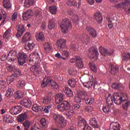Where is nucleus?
I'll return each mask as SVG.
<instances>
[{"mask_svg":"<svg viewBox=\"0 0 130 130\" xmlns=\"http://www.w3.org/2000/svg\"><path fill=\"white\" fill-rule=\"evenodd\" d=\"M78 124L79 125L82 126L84 123H86V120L84 119L82 116H79L78 117Z\"/></svg>","mask_w":130,"mask_h":130,"instance_id":"3c124183","label":"nucleus"},{"mask_svg":"<svg viewBox=\"0 0 130 130\" xmlns=\"http://www.w3.org/2000/svg\"><path fill=\"white\" fill-rule=\"evenodd\" d=\"M48 27L51 29L54 28V27H55V20L54 19H52L49 21Z\"/></svg>","mask_w":130,"mask_h":130,"instance_id":"a19ab883","label":"nucleus"},{"mask_svg":"<svg viewBox=\"0 0 130 130\" xmlns=\"http://www.w3.org/2000/svg\"><path fill=\"white\" fill-rule=\"evenodd\" d=\"M41 62L40 56L38 53H31L29 55V59L27 61L28 66H32L34 63L39 64Z\"/></svg>","mask_w":130,"mask_h":130,"instance_id":"7ed1b4c3","label":"nucleus"},{"mask_svg":"<svg viewBox=\"0 0 130 130\" xmlns=\"http://www.w3.org/2000/svg\"><path fill=\"white\" fill-rule=\"evenodd\" d=\"M17 56V52L15 51H10L7 56V60L9 62H12V61H15V58Z\"/></svg>","mask_w":130,"mask_h":130,"instance_id":"f8f14e48","label":"nucleus"},{"mask_svg":"<svg viewBox=\"0 0 130 130\" xmlns=\"http://www.w3.org/2000/svg\"><path fill=\"white\" fill-rule=\"evenodd\" d=\"M63 91L67 96V97H73V91L70 88L65 87Z\"/></svg>","mask_w":130,"mask_h":130,"instance_id":"72a5a7b5","label":"nucleus"},{"mask_svg":"<svg viewBox=\"0 0 130 130\" xmlns=\"http://www.w3.org/2000/svg\"><path fill=\"white\" fill-rule=\"evenodd\" d=\"M68 73L69 75H72L73 76H76L77 75L78 71L74 69V68H71L69 70Z\"/></svg>","mask_w":130,"mask_h":130,"instance_id":"4d7b16f0","label":"nucleus"},{"mask_svg":"<svg viewBox=\"0 0 130 130\" xmlns=\"http://www.w3.org/2000/svg\"><path fill=\"white\" fill-rule=\"evenodd\" d=\"M22 109L23 108L21 106H15L10 109V112L13 115H17L22 111Z\"/></svg>","mask_w":130,"mask_h":130,"instance_id":"9b49d317","label":"nucleus"},{"mask_svg":"<svg viewBox=\"0 0 130 130\" xmlns=\"http://www.w3.org/2000/svg\"><path fill=\"white\" fill-rule=\"evenodd\" d=\"M47 85L50 86L52 89H55V90H58L59 89L58 84L52 80V78L51 76H47L41 82V87L42 88L47 87Z\"/></svg>","mask_w":130,"mask_h":130,"instance_id":"f03ea898","label":"nucleus"},{"mask_svg":"<svg viewBox=\"0 0 130 130\" xmlns=\"http://www.w3.org/2000/svg\"><path fill=\"white\" fill-rule=\"evenodd\" d=\"M67 6L68 7H77L78 6V2H74V0H68V1L66 3Z\"/></svg>","mask_w":130,"mask_h":130,"instance_id":"de8ad7c7","label":"nucleus"},{"mask_svg":"<svg viewBox=\"0 0 130 130\" xmlns=\"http://www.w3.org/2000/svg\"><path fill=\"white\" fill-rule=\"evenodd\" d=\"M84 100L85 101V103L87 105H92L95 102V99L93 98H84Z\"/></svg>","mask_w":130,"mask_h":130,"instance_id":"473e14b6","label":"nucleus"},{"mask_svg":"<svg viewBox=\"0 0 130 130\" xmlns=\"http://www.w3.org/2000/svg\"><path fill=\"white\" fill-rule=\"evenodd\" d=\"M86 30L89 32V34L92 37H96L97 36V32L92 26H86Z\"/></svg>","mask_w":130,"mask_h":130,"instance_id":"5701e85b","label":"nucleus"},{"mask_svg":"<svg viewBox=\"0 0 130 130\" xmlns=\"http://www.w3.org/2000/svg\"><path fill=\"white\" fill-rule=\"evenodd\" d=\"M76 66L78 67V69H83L84 68V64H83V60H82V58L79 56L77 57Z\"/></svg>","mask_w":130,"mask_h":130,"instance_id":"c85d7f7f","label":"nucleus"},{"mask_svg":"<svg viewBox=\"0 0 130 130\" xmlns=\"http://www.w3.org/2000/svg\"><path fill=\"white\" fill-rule=\"evenodd\" d=\"M40 123L42 126L44 127V130L46 129V127L47 126V122L46 121V119L44 118H42L40 120Z\"/></svg>","mask_w":130,"mask_h":130,"instance_id":"8fccbe9b","label":"nucleus"},{"mask_svg":"<svg viewBox=\"0 0 130 130\" xmlns=\"http://www.w3.org/2000/svg\"><path fill=\"white\" fill-rule=\"evenodd\" d=\"M33 16V11L31 10H28L23 14L22 19L23 21H27Z\"/></svg>","mask_w":130,"mask_h":130,"instance_id":"4468645a","label":"nucleus"},{"mask_svg":"<svg viewBox=\"0 0 130 130\" xmlns=\"http://www.w3.org/2000/svg\"><path fill=\"white\" fill-rule=\"evenodd\" d=\"M12 29L11 28H8L3 35V38L4 39H10L12 36Z\"/></svg>","mask_w":130,"mask_h":130,"instance_id":"cd10ccee","label":"nucleus"},{"mask_svg":"<svg viewBox=\"0 0 130 130\" xmlns=\"http://www.w3.org/2000/svg\"><path fill=\"white\" fill-rule=\"evenodd\" d=\"M57 109L61 112H63V111H68V110L71 109V104H70V102L64 101L58 105Z\"/></svg>","mask_w":130,"mask_h":130,"instance_id":"423d86ee","label":"nucleus"},{"mask_svg":"<svg viewBox=\"0 0 130 130\" xmlns=\"http://www.w3.org/2000/svg\"><path fill=\"white\" fill-rule=\"evenodd\" d=\"M81 40L83 43H85V44H87V43H89L90 38H89V37H88V36L86 35H83L81 37Z\"/></svg>","mask_w":130,"mask_h":130,"instance_id":"ea45409f","label":"nucleus"},{"mask_svg":"<svg viewBox=\"0 0 130 130\" xmlns=\"http://www.w3.org/2000/svg\"><path fill=\"white\" fill-rule=\"evenodd\" d=\"M45 53H49L52 49V45L49 42H46L43 45Z\"/></svg>","mask_w":130,"mask_h":130,"instance_id":"dca6fc26","label":"nucleus"},{"mask_svg":"<svg viewBox=\"0 0 130 130\" xmlns=\"http://www.w3.org/2000/svg\"><path fill=\"white\" fill-rule=\"evenodd\" d=\"M49 11L52 15H55L56 14V11H57V8L55 6H50L49 8Z\"/></svg>","mask_w":130,"mask_h":130,"instance_id":"603ef678","label":"nucleus"},{"mask_svg":"<svg viewBox=\"0 0 130 130\" xmlns=\"http://www.w3.org/2000/svg\"><path fill=\"white\" fill-rule=\"evenodd\" d=\"M51 107H52V106L51 105L45 106L43 109L44 113H49V110L51 109Z\"/></svg>","mask_w":130,"mask_h":130,"instance_id":"6e6d98bb","label":"nucleus"},{"mask_svg":"<svg viewBox=\"0 0 130 130\" xmlns=\"http://www.w3.org/2000/svg\"><path fill=\"white\" fill-rule=\"evenodd\" d=\"M94 19L98 23H102V15H101V13L99 11H97L95 14L94 15Z\"/></svg>","mask_w":130,"mask_h":130,"instance_id":"393cba45","label":"nucleus"},{"mask_svg":"<svg viewBox=\"0 0 130 130\" xmlns=\"http://www.w3.org/2000/svg\"><path fill=\"white\" fill-rule=\"evenodd\" d=\"M52 98V92H48L47 96H46L43 99V103L45 104H48V103H50L51 101V99Z\"/></svg>","mask_w":130,"mask_h":130,"instance_id":"4be33fe9","label":"nucleus"},{"mask_svg":"<svg viewBox=\"0 0 130 130\" xmlns=\"http://www.w3.org/2000/svg\"><path fill=\"white\" fill-rule=\"evenodd\" d=\"M35 2L34 0H25L24 3V7L25 8H29L30 6H32L35 4Z\"/></svg>","mask_w":130,"mask_h":130,"instance_id":"58836bf2","label":"nucleus"},{"mask_svg":"<svg viewBox=\"0 0 130 130\" xmlns=\"http://www.w3.org/2000/svg\"><path fill=\"white\" fill-rule=\"evenodd\" d=\"M53 118L55 122L60 124L62 127H64V126H66V121H64V117H63V116L54 114L53 115Z\"/></svg>","mask_w":130,"mask_h":130,"instance_id":"39448f33","label":"nucleus"},{"mask_svg":"<svg viewBox=\"0 0 130 130\" xmlns=\"http://www.w3.org/2000/svg\"><path fill=\"white\" fill-rule=\"evenodd\" d=\"M64 99V94L59 93H57L55 96V101L56 104H59L60 102L63 101Z\"/></svg>","mask_w":130,"mask_h":130,"instance_id":"a211bd4d","label":"nucleus"},{"mask_svg":"<svg viewBox=\"0 0 130 130\" xmlns=\"http://www.w3.org/2000/svg\"><path fill=\"white\" fill-rule=\"evenodd\" d=\"M30 70L31 72L34 74H38L39 73L38 69L35 66H32L31 67H30Z\"/></svg>","mask_w":130,"mask_h":130,"instance_id":"052dcab7","label":"nucleus"},{"mask_svg":"<svg viewBox=\"0 0 130 130\" xmlns=\"http://www.w3.org/2000/svg\"><path fill=\"white\" fill-rule=\"evenodd\" d=\"M18 19V13L15 12L11 17V20L13 22H15Z\"/></svg>","mask_w":130,"mask_h":130,"instance_id":"680f3d73","label":"nucleus"},{"mask_svg":"<svg viewBox=\"0 0 130 130\" xmlns=\"http://www.w3.org/2000/svg\"><path fill=\"white\" fill-rule=\"evenodd\" d=\"M130 5V1L128 0H124V2L118 4L116 5V8H122V9H125V6H128Z\"/></svg>","mask_w":130,"mask_h":130,"instance_id":"a878e982","label":"nucleus"},{"mask_svg":"<svg viewBox=\"0 0 130 130\" xmlns=\"http://www.w3.org/2000/svg\"><path fill=\"white\" fill-rule=\"evenodd\" d=\"M34 46H35V44H34V43H28V44L25 45L24 48L26 50H33Z\"/></svg>","mask_w":130,"mask_h":130,"instance_id":"79ce46f5","label":"nucleus"},{"mask_svg":"<svg viewBox=\"0 0 130 130\" xmlns=\"http://www.w3.org/2000/svg\"><path fill=\"white\" fill-rule=\"evenodd\" d=\"M25 85H26V82H25V80L21 78H18L17 79V83L16 84V86L18 89H21V88H24L25 87Z\"/></svg>","mask_w":130,"mask_h":130,"instance_id":"b1692460","label":"nucleus"},{"mask_svg":"<svg viewBox=\"0 0 130 130\" xmlns=\"http://www.w3.org/2000/svg\"><path fill=\"white\" fill-rule=\"evenodd\" d=\"M14 72H16V73H14L16 74L17 75V77H19V76H21L22 74V73L21 72V70L17 68L16 66L14 67Z\"/></svg>","mask_w":130,"mask_h":130,"instance_id":"13d9d810","label":"nucleus"},{"mask_svg":"<svg viewBox=\"0 0 130 130\" xmlns=\"http://www.w3.org/2000/svg\"><path fill=\"white\" fill-rule=\"evenodd\" d=\"M88 51L90 52V58H95V59H97L98 55H99L97 48L92 47L89 49Z\"/></svg>","mask_w":130,"mask_h":130,"instance_id":"1a4fd4ad","label":"nucleus"},{"mask_svg":"<svg viewBox=\"0 0 130 130\" xmlns=\"http://www.w3.org/2000/svg\"><path fill=\"white\" fill-rule=\"evenodd\" d=\"M115 95H118L117 94H115L113 95L111 94H108L107 97H106V100L107 102V106L110 107L112 105L113 101H114V96Z\"/></svg>","mask_w":130,"mask_h":130,"instance_id":"2eb2a0df","label":"nucleus"},{"mask_svg":"<svg viewBox=\"0 0 130 130\" xmlns=\"http://www.w3.org/2000/svg\"><path fill=\"white\" fill-rule=\"evenodd\" d=\"M72 27H73V25L72 23H71L70 20L68 19H63L61 23L60 24V28L62 33H64V34H67L68 31H69L70 29H72Z\"/></svg>","mask_w":130,"mask_h":130,"instance_id":"20e7f679","label":"nucleus"},{"mask_svg":"<svg viewBox=\"0 0 130 130\" xmlns=\"http://www.w3.org/2000/svg\"><path fill=\"white\" fill-rule=\"evenodd\" d=\"M6 120L7 122H12V116H7Z\"/></svg>","mask_w":130,"mask_h":130,"instance_id":"774afa93","label":"nucleus"},{"mask_svg":"<svg viewBox=\"0 0 130 130\" xmlns=\"http://www.w3.org/2000/svg\"><path fill=\"white\" fill-rule=\"evenodd\" d=\"M28 56L24 53H20L18 57V61L20 66H23L26 62V58Z\"/></svg>","mask_w":130,"mask_h":130,"instance_id":"6e6552de","label":"nucleus"},{"mask_svg":"<svg viewBox=\"0 0 130 130\" xmlns=\"http://www.w3.org/2000/svg\"><path fill=\"white\" fill-rule=\"evenodd\" d=\"M85 111H86V112H91V111H92V110H93V109H92V107L90 106H86L85 108Z\"/></svg>","mask_w":130,"mask_h":130,"instance_id":"69168bd1","label":"nucleus"},{"mask_svg":"<svg viewBox=\"0 0 130 130\" xmlns=\"http://www.w3.org/2000/svg\"><path fill=\"white\" fill-rule=\"evenodd\" d=\"M99 51H100V53L104 56H105L106 55H111L113 54V50H110V51H108L107 49H106L102 47H100Z\"/></svg>","mask_w":130,"mask_h":130,"instance_id":"ddd939ff","label":"nucleus"},{"mask_svg":"<svg viewBox=\"0 0 130 130\" xmlns=\"http://www.w3.org/2000/svg\"><path fill=\"white\" fill-rule=\"evenodd\" d=\"M16 78H18V75L16 73H14L7 78V81H9V84L13 83Z\"/></svg>","mask_w":130,"mask_h":130,"instance_id":"e433bc0d","label":"nucleus"},{"mask_svg":"<svg viewBox=\"0 0 130 130\" xmlns=\"http://www.w3.org/2000/svg\"><path fill=\"white\" fill-rule=\"evenodd\" d=\"M80 107H81V106L79 104H75L73 105V108L75 109V110H78V109H80Z\"/></svg>","mask_w":130,"mask_h":130,"instance_id":"0e129e2a","label":"nucleus"},{"mask_svg":"<svg viewBox=\"0 0 130 130\" xmlns=\"http://www.w3.org/2000/svg\"><path fill=\"white\" fill-rule=\"evenodd\" d=\"M94 83L93 81H88L83 83V86L86 88H91L93 86Z\"/></svg>","mask_w":130,"mask_h":130,"instance_id":"864d4df0","label":"nucleus"},{"mask_svg":"<svg viewBox=\"0 0 130 130\" xmlns=\"http://www.w3.org/2000/svg\"><path fill=\"white\" fill-rule=\"evenodd\" d=\"M110 107L108 106L107 107H104L103 108V111H104V112H105V113H106V112H109V110H110Z\"/></svg>","mask_w":130,"mask_h":130,"instance_id":"338daca9","label":"nucleus"},{"mask_svg":"<svg viewBox=\"0 0 130 130\" xmlns=\"http://www.w3.org/2000/svg\"><path fill=\"white\" fill-rule=\"evenodd\" d=\"M31 109L35 112H39V111H41L43 109V108L37 104H35L33 105Z\"/></svg>","mask_w":130,"mask_h":130,"instance_id":"7c9ffc66","label":"nucleus"},{"mask_svg":"<svg viewBox=\"0 0 130 130\" xmlns=\"http://www.w3.org/2000/svg\"><path fill=\"white\" fill-rule=\"evenodd\" d=\"M27 118H28V115H27V113L24 112L18 116L17 121L18 122H23L24 120H26Z\"/></svg>","mask_w":130,"mask_h":130,"instance_id":"412c9836","label":"nucleus"},{"mask_svg":"<svg viewBox=\"0 0 130 130\" xmlns=\"http://www.w3.org/2000/svg\"><path fill=\"white\" fill-rule=\"evenodd\" d=\"M68 84L71 88H75L77 85V80L75 78H72L68 81Z\"/></svg>","mask_w":130,"mask_h":130,"instance_id":"c9c22d12","label":"nucleus"},{"mask_svg":"<svg viewBox=\"0 0 130 130\" xmlns=\"http://www.w3.org/2000/svg\"><path fill=\"white\" fill-rule=\"evenodd\" d=\"M3 6L6 9H11L12 7L10 0H3Z\"/></svg>","mask_w":130,"mask_h":130,"instance_id":"49530a36","label":"nucleus"},{"mask_svg":"<svg viewBox=\"0 0 130 130\" xmlns=\"http://www.w3.org/2000/svg\"><path fill=\"white\" fill-rule=\"evenodd\" d=\"M89 68L93 73H96L97 72V67L94 64H91V63H89Z\"/></svg>","mask_w":130,"mask_h":130,"instance_id":"5fc2aeb1","label":"nucleus"},{"mask_svg":"<svg viewBox=\"0 0 130 130\" xmlns=\"http://www.w3.org/2000/svg\"><path fill=\"white\" fill-rule=\"evenodd\" d=\"M14 94V88L12 87V86H9L8 87V90L7 91L6 94L5 96L7 97V98L10 99V97H12Z\"/></svg>","mask_w":130,"mask_h":130,"instance_id":"c756f323","label":"nucleus"},{"mask_svg":"<svg viewBox=\"0 0 130 130\" xmlns=\"http://www.w3.org/2000/svg\"><path fill=\"white\" fill-rule=\"evenodd\" d=\"M82 125H84L83 130H90L91 127L87 124L86 122L85 123L82 124Z\"/></svg>","mask_w":130,"mask_h":130,"instance_id":"e2e57ef3","label":"nucleus"},{"mask_svg":"<svg viewBox=\"0 0 130 130\" xmlns=\"http://www.w3.org/2000/svg\"><path fill=\"white\" fill-rule=\"evenodd\" d=\"M20 104L26 108H29V107H31V106L32 105V102L30 100L25 99L22 100L21 101Z\"/></svg>","mask_w":130,"mask_h":130,"instance_id":"f3484780","label":"nucleus"},{"mask_svg":"<svg viewBox=\"0 0 130 130\" xmlns=\"http://www.w3.org/2000/svg\"><path fill=\"white\" fill-rule=\"evenodd\" d=\"M16 29L17 31L16 36L17 37H21V36L23 35V34L26 31L25 27H24V25L23 24H19L16 26Z\"/></svg>","mask_w":130,"mask_h":130,"instance_id":"9d476101","label":"nucleus"},{"mask_svg":"<svg viewBox=\"0 0 130 130\" xmlns=\"http://www.w3.org/2000/svg\"><path fill=\"white\" fill-rule=\"evenodd\" d=\"M31 124V122L28 120L25 121L23 123L22 125L24 126V128L23 130H29L30 129V125Z\"/></svg>","mask_w":130,"mask_h":130,"instance_id":"37998d69","label":"nucleus"},{"mask_svg":"<svg viewBox=\"0 0 130 130\" xmlns=\"http://www.w3.org/2000/svg\"><path fill=\"white\" fill-rule=\"evenodd\" d=\"M67 41L63 39H59L56 42L57 48L59 51H62L63 48H66Z\"/></svg>","mask_w":130,"mask_h":130,"instance_id":"0eeeda50","label":"nucleus"},{"mask_svg":"<svg viewBox=\"0 0 130 130\" xmlns=\"http://www.w3.org/2000/svg\"><path fill=\"white\" fill-rule=\"evenodd\" d=\"M75 114V112L74 111V110L71 109L68 111H67L65 115H66L67 117L68 118H71L73 117V115Z\"/></svg>","mask_w":130,"mask_h":130,"instance_id":"09e8293b","label":"nucleus"},{"mask_svg":"<svg viewBox=\"0 0 130 130\" xmlns=\"http://www.w3.org/2000/svg\"><path fill=\"white\" fill-rule=\"evenodd\" d=\"M31 39V34L30 32H26L25 34L22 37V42L26 43L27 41H30Z\"/></svg>","mask_w":130,"mask_h":130,"instance_id":"bb28decb","label":"nucleus"},{"mask_svg":"<svg viewBox=\"0 0 130 130\" xmlns=\"http://www.w3.org/2000/svg\"><path fill=\"white\" fill-rule=\"evenodd\" d=\"M78 96L79 98H81L83 96H84V98H86L88 96V94L85 91H80L78 92Z\"/></svg>","mask_w":130,"mask_h":130,"instance_id":"bf43d9fd","label":"nucleus"},{"mask_svg":"<svg viewBox=\"0 0 130 130\" xmlns=\"http://www.w3.org/2000/svg\"><path fill=\"white\" fill-rule=\"evenodd\" d=\"M112 88H113V89H117L122 91V90H123V85L121 83L116 84L114 83L112 84Z\"/></svg>","mask_w":130,"mask_h":130,"instance_id":"f704fd0d","label":"nucleus"},{"mask_svg":"<svg viewBox=\"0 0 130 130\" xmlns=\"http://www.w3.org/2000/svg\"><path fill=\"white\" fill-rule=\"evenodd\" d=\"M118 67L114 65L111 66V71L110 73L112 75H115L118 73Z\"/></svg>","mask_w":130,"mask_h":130,"instance_id":"4c0bfd02","label":"nucleus"},{"mask_svg":"<svg viewBox=\"0 0 130 130\" xmlns=\"http://www.w3.org/2000/svg\"><path fill=\"white\" fill-rule=\"evenodd\" d=\"M109 130H120V124L117 122L111 123Z\"/></svg>","mask_w":130,"mask_h":130,"instance_id":"aec40b11","label":"nucleus"},{"mask_svg":"<svg viewBox=\"0 0 130 130\" xmlns=\"http://www.w3.org/2000/svg\"><path fill=\"white\" fill-rule=\"evenodd\" d=\"M114 102L117 105H120L122 103V107L124 110H127V108L130 107V101L119 95L116 94L114 96Z\"/></svg>","mask_w":130,"mask_h":130,"instance_id":"f257e3e1","label":"nucleus"},{"mask_svg":"<svg viewBox=\"0 0 130 130\" xmlns=\"http://www.w3.org/2000/svg\"><path fill=\"white\" fill-rule=\"evenodd\" d=\"M37 35H36V37L37 39V40H41V41H44V34L43 32H41L36 34Z\"/></svg>","mask_w":130,"mask_h":130,"instance_id":"a18cd8bd","label":"nucleus"},{"mask_svg":"<svg viewBox=\"0 0 130 130\" xmlns=\"http://www.w3.org/2000/svg\"><path fill=\"white\" fill-rule=\"evenodd\" d=\"M89 123L93 128H100V126H99V125L97 123V119L95 118L90 119Z\"/></svg>","mask_w":130,"mask_h":130,"instance_id":"6ab92c4d","label":"nucleus"},{"mask_svg":"<svg viewBox=\"0 0 130 130\" xmlns=\"http://www.w3.org/2000/svg\"><path fill=\"white\" fill-rule=\"evenodd\" d=\"M122 61H130V53H126L122 55Z\"/></svg>","mask_w":130,"mask_h":130,"instance_id":"c03bdc74","label":"nucleus"},{"mask_svg":"<svg viewBox=\"0 0 130 130\" xmlns=\"http://www.w3.org/2000/svg\"><path fill=\"white\" fill-rule=\"evenodd\" d=\"M14 96L15 99H21V98H23V96H24V92L18 90L14 93Z\"/></svg>","mask_w":130,"mask_h":130,"instance_id":"2f4dec72","label":"nucleus"}]
</instances>
